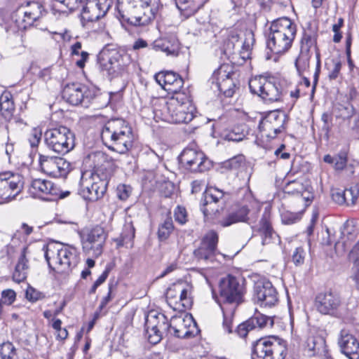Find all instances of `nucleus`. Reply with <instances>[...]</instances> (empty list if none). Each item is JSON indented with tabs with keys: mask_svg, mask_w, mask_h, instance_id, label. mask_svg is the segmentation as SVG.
<instances>
[{
	"mask_svg": "<svg viewBox=\"0 0 359 359\" xmlns=\"http://www.w3.org/2000/svg\"><path fill=\"white\" fill-rule=\"evenodd\" d=\"M269 29L267 48L276 55L287 52L297 34L296 25L288 18H280L272 22Z\"/></svg>",
	"mask_w": 359,
	"mask_h": 359,
	"instance_id": "nucleus-2",
	"label": "nucleus"
},
{
	"mask_svg": "<svg viewBox=\"0 0 359 359\" xmlns=\"http://www.w3.org/2000/svg\"><path fill=\"white\" fill-rule=\"evenodd\" d=\"M180 161L185 168L194 172H203L212 167L211 161L200 150L185 148L180 156Z\"/></svg>",
	"mask_w": 359,
	"mask_h": 359,
	"instance_id": "nucleus-12",
	"label": "nucleus"
},
{
	"mask_svg": "<svg viewBox=\"0 0 359 359\" xmlns=\"http://www.w3.org/2000/svg\"><path fill=\"white\" fill-rule=\"evenodd\" d=\"M103 144L110 150L126 154L133 144L134 136L131 127L121 118L108 121L101 132Z\"/></svg>",
	"mask_w": 359,
	"mask_h": 359,
	"instance_id": "nucleus-1",
	"label": "nucleus"
},
{
	"mask_svg": "<svg viewBox=\"0 0 359 359\" xmlns=\"http://www.w3.org/2000/svg\"><path fill=\"white\" fill-rule=\"evenodd\" d=\"M225 202L224 193L222 190L215 187H210L203 193L201 210L204 215L207 216L212 212H218V209L215 208V205L217 204L223 205Z\"/></svg>",
	"mask_w": 359,
	"mask_h": 359,
	"instance_id": "nucleus-28",
	"label": "nucleus"
},
{
	"mask_svg": "<svg viewBox=\"0 0 359 359\" xmlns=\"http://www.w3.org/2000/svg\"><path fill=\"white\" fill-rule=\"evenodd\" d=\"M111 6V0H88L83 8L81 22L83 27L103 18Z\"/></svg>",
	"mask_w": 359,
	"mask_h": 359,
	"instance_id": "nucleus-20",
	"label": "nucleus"
},
{
	"mask_svg": "<svg viewBox=\"0 0 359 359\" xmlns=\"http://www.w3.org/2000/svg\"><path fill=\"white\" fill-rule=\"evenodd\" d=\"M273 318L263 315L260 313H255L254 316L246 321L240 324L236 330V333L241 337H245L250 330L259 327L260 329L264 327H272L273 325Z\"/></svg>",
	"mask_w": 359,
	"mask_h": 359,
	"instance_id": "nucleus-27",
	"label": "nucleus"
},
{
	"mask_svg": "<svg viewBox=\"0 0 359 359\" xmlns=\"http://www.w3.org/2000/svg\"><path fill=\"white\" fill-rule=\"evenodd\" d=\"M306 252L303 248L298 247L292 254V259L296 266L302 265L304 262Z\"/></svg>",
	"mask_w": 359,
	"mask_h": 359,
	"instance_id": "nucleus-49",
	"label": "nucleus"
},
{
	"mask_svg": "<svg viewBox=\"0 0 359 359\" xmlns=\"http://www.w3.org/2000/svg\"><path fill=\"white\" fill-rule=\"evenodd\" d=\"M306 351L309 356H325L327 346L325 339L321 336H313L307 339Z\"/></svg>",
	"mask_w": 359,
	"mask_h": 359,
	"instance_id": "nucleus-33",
	"label": "nucleus"
},
{
	"mask_svg": "<svg viewBox=\"0 0 359 359\" xmlns=\"http://www.w3.org/2000/svg\"><path fill=\"white\" fill-rule=\"evenodd\" d=\"M223 312L224 320L223 327L228 333L232 332V318L235 310L232 307H226V309H222Z\"/></svg>",
	"mask_w": 359,
	"mask_h": 359,
	"instance_id": "nucleus-42",
	"label": "nucleus"
},
{
	"mask_svg": "<svg viewBox=\"0 0 359 359\" xmlns=\"http://www.w3.org/2000/svg\"><path fill=\"white\" fill-rule=\"evenodd\" d=\"M47 147L55 153L64 155L75 147V136L68 128L60 126L47 130L44 133Z\"/></svg>",
	"mask_w": 359,
	"mask_h": 359,
	"instance_id": "nucleus-8",
	"label": "nucleus"
},
{
	"mask_svg": "<svg viewBox=\"0 0 359 359\" xmlns=\"http://www.w3.org/2000/svg\"><path fill=\"white\" fill-rule=\"evenodd\" d=\"M135 237V229L131 224L125 226L123 233L119 238L115 239L117 247L120 248L133 241Z\"/></svg>",
	"mask_w": 359,
	"mask_h": 359,
	"instance_id": "nucleus-40",
	"label": "nucleus"
},
{
	"mask_svg": "<svg viewBox=\"0 0 359 359\" xmlns=\"http://www.w3.org/2000/svg\"><path fill=\"white\" fill-rule=\"evenodd\" d=\"M147 46L146 41L139 39L133 44V48L134 50L145 48Z\"/></svg>",
	"mask_w": 359,
	"mask_h": 359,
	"instance_id": "nucleus-63",
	"label": "nucleus"
},
{
	"mask_svg": "<svg viewBox=\"0 0 359 359\" xmlns=\"http://www.w3.org/2000/svg\"><path fill=\"white\" fill-rule=\"evenodd\" d=\"M346 56H347V61H348V67H349L350 69L352 70L354 67V65H353V62L351 57V42L348 41L346 42Z\"/></svg>",
	"mask_w": 359,
	"mask_h": 359,
	"instance_id": "nucleus-62",
	"label": "nucleus"
},
{
	"mask_svg": "<svg viewBox=\"0 0 359 359\" xmlns=\"http://www.w3.org/2000/svg\"><path fill=\"white\" fill-rule=\"evenodd\" d=\"M39 156L41 170L50 177H66L72 169L71 163L63 158L41 154Z\"/></svg>",
	"mask_w": 359,
	"mask_h": 359,
	"instance_id": "nucleus-14",
	"label": "nucleus"
},
{
	"mask_svg": "<svg viewBox=\"0 0 359 359\" xmlns=\"http://www.w3.org/2000/svg\"><path fill=\"white\" fill-rule=\"evenodd\" d=\"M318 36L317 27H313L311 23H308L307 27L304 29L303 35L300 42V52L310 54L312 48H314L316 50L317 64L316 70L313 76V91L314 90L315 86L318 83L320 69V53L317 47Z\"/></svg>",
	"mask_w": 359,
	"mask_h": 359,
	"instance_id": "nucleus-21",
	"label": "nucleus"
},
{
	"mask_svg": "<svg viewBox=\"0 0 359 359\" xmlns=\"http://www.w3.org/2000/svg\"><path fill=\"white\" fill-rule=\"evenodd\" d=\"M113 287V284L109 283V292L107 296L102 298L100 304L99 306L100 311H102L107 305V304L111 301L112 297H111V290Z\"/></svg>",
	"mask_w": 359,
	"mask_h": 359,
	"instance_id": "nucleus-57",
	"label": "nucleus"
},
{
	"mask_svg": "<svg viewBox=\"0 0 359 359\" xmlns=\"http://www.w3.org/2000/svg\"><path fill=\"white\" fill-rule=\"evenodd\" d=\"M287 354L286 341L276 336L262 337L252 344V359H285Z\"/></svg>",
	"mask_w": 359,
	"mask_h": 359,
	"instance_id": "nucleus-6",
	"label": "nucleus"
},
{
	"mask_svg": "<svg viewBox=\"0 0 359 359\" xmlns=\"http://www.w3.org/2000/svg\"><path fill=\"white\" fill-rule=\"evenodd\" d=\"M15 111V105L12 95L8 92L4 93L0 96V111L6 120H9Z\"/></svg>",
	"mask_w": 359,
	"mask_h": 359,
	"instance_id": "nucleus-36",
	"label": "nucleus"
},
{
	"mask_svg": "<svg viewBox=\"0 0 359 359\" xmlns=\"http://www.w3.org/2000/svg\"><path fill=\"white\" fill-rule=\"evenodd\" d=\"M344 194H346V201H347L346 204L347 205H353L355 203L359 196V189L357 186H354L344 190Z\"/></svg>",
	"mask_w": 359,
	"mask_h": 359,
	"instance_id": "nucleus-44",
	"label": "nucleus"
},
{
	"mask_svg": "<svg viewBox=\"0 0 359 359\" xmlns=\"http://www.w3.org/2000/svg\"><path fill=\"white\" fill-rule=\"evenodd\" d=\"M253 300L262 306L271 307L278 302V292L270 281L259 280L255 283Z\"/></svg>",
	"mask_w": 359,
	"mask_h": 359,
	"instance_id": "nucleus-22",
	"label": "nucleus"
},
{
	"mask_svg": "<svg viewBox=\"0 0 359 359\" xmlns=\"http://www.w3.org/2000/svg\"><path fill=\"white\" fill-rule=\"evenodd\" d=\"M245 288L243 281L232 275L222 278L219 284V297L217 302L221 309L232 307L233 310L244 302Z\"/></svg>",
	"mask_w": 359,
	"mask_h": 359,
	"instance_id": "nucleus-3",
	"label": "nucleus"
},
{
	"mask_svg": "<svg viewBox=\"0 0 359 359\" xmlns=\"http://www.w3.org/2000/svg\"><path fill=\"white\" fill-rule=\"evenodd\" d=\"M37 76L42 81H47L51 78V71L49 67L39 69Z\"/></svg>",
	"mask_w": 359,
	"mask_h": 359,
	"instance_id": "nucleus-58",
	"label": "nucleus"
},
{
	"mask_svg": "<svg viewBox=\"0 0 359 359\" xmlns=\"http://www.w3.org/2000/svg\"><path fill=\"white\" fill-rule=\"evenodd\" d=\"M116 17L122 22L134 26L148 25L155 18L156 11L146 6L141 7L124 1H118L116 5Z\"/></svg>",
	"mask_w": 359,
	"mask_h": 359,
	"instance_id": "nucleus-7",
	"label": "nucleus"
},
{
	"mask_svg": "<svg viewBox=\"0 0 359 359\" xmlns=\"http://www.w3.org/2000/svg\"><path fill=\"white\" fill-rule=\"evenodd\" d=\"M82 5V0H65L62 8H66L69 11L78 9Z\"/></svg>",
	"mask_w": 359,
	"mask_h": 359,
	"instance_id": "nucleus-56",
	"label": "nucleus"
},
{
	"mask_svg": "<svg viewBox=\"0 0 359 359\" xmlns=\"http://www.w3.org/2000/svg\"><path fill=\"white\" fill-rule=\"evenodd\" d=\"M22 186L21 175L8 172L0 174V200L8 201L14 198L20 192Z\"/></svg>",
	"mask_w": 359,
	"mask_h": 359,
	"instance_id": "nucleus-23",
	"label": "nucleus"
},
{
	"mask_svg": "<svg viewBox=\"0 0 359 359\" xmlns=\"http://www.w3.org/2000/svg\"><path fill=\"white\" fill-rule=\"evenodd\" d=\"M229 68L226 65H222L217 71L222 81L218 83V88L226 97H231L235 93L236 84L231 77V72H227Z\"/></svg>",
	"mask_w": 359,
	"mask_h": 359,
	"instance_id": "nucleus-32",
	"label": "nucleus"
},
{
	"mask_svg": "<svg viewBox=\"0 0 359 359\" xmlns=\"http://www.w3.org/2000/svg\"><path fill=\"white\" fill-rule=\"evenodd\" d=\"M174 217L177 222L184 224L187 222V212L185 208L177 205L174 210Z\"/></svg>",
	"mask_w": 359,
	"mask_h": 359,
	"instance_id": "nucleus-45",
	"label": "nucleus"
},
{
	"mask_svg": "<svg viewBox=\"0 0 359 359\" xmlns=\"http://www.w3.org/2000/svg\"><path fill=\"white\" fill-rule=\"evenodd\" d=\"M16 294L11 289L4 290L1 292V306L3 304L11 305L15 300Z\"/></svg>",
	"mask_w": 359,
	"mask_h": 359,
	"instance_id": "nucleus-47",
	"label": "nucleus"
},
{
	"mask_svg": "<svg viewBox=\"0 0 359 359\" xmlns=\"http://www.w3.org/2000/svg\"><path fill=\"white\" fill-rule=\"evenodd\" d=\"M174 230V225L170 217H168L163 223H161L158 229V238L160 241H166Z\"/></svg>",
	"mask_w": 359,
	"mask_h": 359,
	"instance_id": "nucleus-38",
	"label": "nucleus"
},
{
	"mask_svg": "<svg viewBox=\"0 0 359 359\" xmlns=\"http://www.w3.org/2000/svg\"><path fill=\"white\" fill-rule=\"evenodd\" d=\"M259 231L262 236L263 245L270 243L276 236V233L273 230L267 215H263L259 221Z\"/></svg>",
	"mask_w": 359,
	"mask_h": 359,
	"instance_id": "nucleus-37",
	"label": "nucleus"
},
{
	"mask_svg": "<svg viewBox=\"0 0 359 359\" xmlns=\"http://www.w3.org/2000/svg\"><path fill=\"white\" fill-rule=\"evenodd\" d=\"M132 188L126 184H119L116 188L117 197L121 201H126L130 195Z\"/></svg>",
	"mask_w": 359,
	"mask_h": 359,
	"instance_id": "nucleus-48",
	"label": "nucleus"
},
{
	"mask_svg": "<svg viewBox=\"0 0 359 359\" xmlns=\"http://www.w3.org/2000/svg\"><path fill=\"white\" fill-rule=\"evenodd\" d=\"M341 351L349 359H359V341L346 330L341 332L339 339Z\"/></svg>",
	"mask_w": 359,
	"mask_h": 359,
	"instance_id": "nucleus-31",
	"label": "nucleus"
},
{
	"mask_svg": "<svg viewBox=\"0 0 359 359\" xmlns=\"http://www.w3.org/2000/svg\"><path fill=\"white\" fill-rule=\"evenodd\" d=\"M94 97V92L79 83H68L62 90V98L73 105L88 107Z\"/></svg>",
	"mask_w": 359,
	"mask_h": 359,
	"instance_id": "nucleus-15",
	"label": "nucleus"
},
{
	"mask_svg": "<svg viewBox=\"0 0 359 359\" xmlns=\"http://www.w3.org/2000/svg\"><path fill=\"white\" fill-rule=\"evenodd\" d=\"M344 191L339 189H334L332 191V200L339 205L346 204V196Z\"/></svg>",
	"mask_w": 359,
	"mask_h": 359,
	"instance_id": "nucleus-52",
	"label": "nucleus"
},
{
	"mask_svg": "<svg viewBox=\"0 0 359 359\" xmlns=\"http://www.w3.org/2000/svg\"><path fill=\"white\" fill-rule=\"evenodd\" d=\"M156 81L166 91L177 94L181 93L180 91L183 86V79L173 71H161L154 76Z\"/></svg>",
	"mask_w": 359,
	"mask_h": 359,
	"instance_id": "nucleus-26",
	"label": "nucleus"
},
{
	"mask_svg": "<svg viewBox=\"0 0 359 359\" xmlns=\"http://www.w3.org/2000/svg\"><path fill=\"white\" fill-rule=\"evenodd\" d=\"M218 234L210 231L202 238L199 246L194 251L195 259L203 263L213 262L217 252Z\"/></svg>",
	"mask_w": 359,
	"mask_h": 359,
	"instance_id": "nucleus-17",
	"label": "nucleus"
},
{
	"mask_svg": "<svg viewBox=\"0 0 359 359\" xmlns=\"http://www.w3.org/2000/svg\"><path fill=\"white\" fill-rule=\"evenodd\" d=\"M250 211L246 205H236L219 221V224L222 227H228L239 222L248 223Z\"/></svg>",
	"mask_w": 359,
	"mask_h": 359,
	"instance_id": "nucleus-30",
	"label": "nucleus"
},
{
	"mask_svg": "<svg viewBox=\"0 0 359 359\" xmlns=\"http://www.w3.org/2000/svg\"><path fill=\"white\" fill-rule=\"evenodd\" d=\"M321 120L324 124L322 127L323 130L325 132V135L327 139H329V133L332 129V116L327 113H323L321 116Z\"/></svg>",
	"mask_w": 359,
	"mask_h": 359,
	"instance_id": "nucleus-51",
	"label": "nucleus"
},
{
	"mask_svg": "<svg viewBox=\"0 0 359 359\" xmlns=\"http://www.w3.org/2000/svg\"><path fill=\"white\" fill-rule=\"evenodd\" d=\"M128 59L127 54L115 51L106 57H102L99 59L100 67L102 71H106L109 75L113 76L124 68L126 65V62Z\"/></svg>",
	"mask_w": 359,
	"mask_h": 359,
	"instance_id": "nucleus-29",
	"label": "nucleus"
},
{
	"mask_svg": "<svg viewBox=\"0 0 359 359\" xmlns=\"http://www.w3.org/2000/svg\"><path fill=\"white\" fill-rule=\"evenodd\" d=\"M82 48V44L80 41H76L71 46V54L72 56H79L81 55L80 50Z\"/></svg>",
	"mask_w": 359,
	"mask_h": 359,
	"instance_id": "nucleus-61",
	"label": "nucleus"
},
{
	"mask_svg": "<svg viewBox=\"0 0 359 359\" xmlns=\"http://www.w3.org/2000/svg\"><path fill=\"white\" fill-rule=\"evenodd\" d=\"M102 171V168H97L95 171L86 170L82 172L79 193L86 201H97L106 193L109 177L107 174L101 176Z\"/></svg>",
	"mask_w": 359,
	"mask_h": 359,
	"instance_id": "nucleus-4",
	"label": "nucleus"
},
{
	"mask_svg": "<svg viewBox=\"0 0 359 359\" xmlns=\"http://www.w3.org/2000/svg\"><path fill=\"white\" fill-rule=\"evenodd\" d=\"M170 330H172L174 335L178 338H190L195 336L197 332L196 324L193 317L188 314L172 317Z\"/></svg>",
	"mask_w": 359,
	"mask_h": 359,
	"instance_id": "nucleus-24",
	"label": "nucleus"
},
{
	"mask_svg": "<svg viewBox=\"0 0 359 359\" xmlns=\"http://www.w3.org/2000/svg\"><path fill=\"white\" fill-rule=\"evenodd\" d=\"M154 48L157 50L165 52L167 55H177L179 52V42L175 37L159 39L154 41Z\"/></svg>",
	"mask_w": 359,
	"mask_h": 359,
	"instance_id": "nucleus-35",
	"label": "nucleus"
},
{
	"mask_svg": "<svg viewBox=\"0 0 359 359\" xmlns=\"http://www.w3.org/2000/svg\"><path fill=\"white\" fill-rule=\"evenodd\" d=\"M110 272V268L107 267L105 270L102 272V273L99 276V278L94 283L97 285L100 286L102 285L107 278L109 273Z\"/></svg>",
	"mask_w": 359,
	"mask_h": 359,
	"instance_id": "nucleus-60",
	"label": "nucleus"
},
{
	"mask_svg": "<svg viewBox=\"0 0 359 359\" xmlns=\"http://www.w3.org/2000/svg\"><path fill=\"white\" fill-rule=\"evenodd\" d=\"M355 267H356V271L353 275V280H355V282L356 283L357 289L359 290V259L357 260V262L355 263Z\"/></svg>",
	"mask_w": 359,
	"mask_h": 359,
	"instance_id": "nucleus-64",
	"label": "nucleus"
},
{
	"mask_svg": "<svg viewBox=\"0 0 359 359\" xmlns=\"http://www.w3.org/2000/svg\"><path fill=\"white\" fill-rule=\"evenodd\" d=\"M243 162V156H238L229 159V161L226 163V166L230 169H238Z\"/></svg>",
	"mask_w": 359,
	"mask_h": 359,
	"instance_id": "nucleus-54",
	"label": "nucleus"
},
{
	"mask_svg": "<svg viewBox=\"0 0 359 359\" xmlns=\"http://www.w3.org/2000/svg\"><path fill=\"white\" fill-rule=\"evenodd\" d=\"M41 137V133L34 130L29 135V142L32 147H37Z\"/></svg>",
	"mask_w": 359,
	"mask_h": 359,
	"instance_id": "nucleus-55",
	"label": "nucleus"
},
{
	"mask_svg": "<svg viewBox=\"0 0 359 359\" xmlns=\"http://www.w3.org/2000/svg\"><path fill=\"white\" fill-rule=\"evenodd\" d=\"M43 250L48 266L59 273H66L74 268L79 262L77 250L72 246H63L55 250L44 245Z\"/></svg>",
	"mask_w": 359,
	"mask_h": 359,
	"instance_id": "nucleus-5",
	"label": "nucleus"
},
{
	"mask_svg": "<svg viewBox=\"0 0 359 359\" xmlns=\"http://www.w3.org/2000/svg\"><path fill=\"white\" fill-rule=\"evenodd\" d=\"M18 13L23 14L24 18L22 20L15 19V23L18 30H22L32 25L34 22L43 17L46 11L41 2L33 1L21 6Z\"/></svg>",
	"mask_w": 359,
	"mask_h": 359,
	"instance_id": "nucleus-19",
	"label": "nucleus"
},
{
	"mask_svg": "<svg viewBox=\"0 0 359 359\" xmlns=\"http://www.w3.org/2000/svg\"><path fill=\"white\" fill-rule=\"evenodd\" d=\"M311 54L300 52L299 55L295 60V67L300 74L309 67V61Z\"/></svg>",
	"mask_w": 359,
	"mask_h": 359,
	"instance_id": "nucleus-43",
	"label": "nucleus"
},
{
	"mask_svg": "<svg viewBox=\"0 0 359 359\" xmlns=\"http://www.w3.org/2000/svg\"><path fill=\"white\" fill-rule=\"evenodd\" d=\"M26 298L32 302L45 298V294L32 287H28L26 290Z\"/></svg>",
	"mask_w": 359,
	"mask_h": 359,
	"instance_id": "nucleus-46",
	"label": "nucleus"
},
{
	"mask_svg": "<svg viewBox=\"0 0 359 359\" xmlns=\"http://www.w3.org/2000/svg\"><path fill=\"white\" fill-rule=\"evenodd\" d=\"M81 58L79 60H77L76 61V65L80 68L83 69L85 67L86 62L88 61L89 57V54L86 51H81Z\"/></svg>",
	"mask_w": 359,
	"mask_h": 359,
	"instance_id": "nucleus-59",
	"label": "nucleus"
},
{
	"mask_svg": "<svg viewBox=\"0 0 359 359\" xmlns=\"http://www.w3.org/2000/svg\"><path fill=\"white\" fill-rule=\"evenodd\" d=\"M32 193L42 197L43 195L54 196L57 194V189L53 182L46 180L35 179L31 184Z\"/></svg>",
	"mask_w": 359,
	"mask_h": 359,
	"instance_id": "nucleus-34",
	"label": "nucleus"
},
{
	"mask_svg": "<svg viewBox=\"0 0 359 359\" xmlns=\"http://www.w3.org/2000/svg\"><path fill=\"white\" fill-rule=\"evenodd\" d=\"M27 262L25 256V248H24L18 264L15 266V272L13 273V278L18 282L25 278L24 271L28 268Z\"/></svg>",
	"mask_w": 359,
	"mask_h": 359,
	"instance_id": "nucleus-39",
	"label": "nucleus"
},
{
	"mask_svg": "<svg viewBox=\"0 0 359 359\" xmlns=\"http://www.w3.org/2000/svg\"><path fill=\"white\" fill-rule=\"evenodd\" d=\"M169 121L188 123L194 118L195 107L185 93H179L166 102Z\"/></svg>",
	"mask_w": 359,
	"mask_h": 359,
	"instance_id": "nucleus-9",
	"label": "nucleus"
},
{
	"mask_svg": "<svg viewBox=\"0 0 359 359\" xmlns=\"http://www.w3.org/2000/svg\"><path fill=\"white\" fill-rule=\"evenodd\" d=\"M332 67L330 69L328 77L330 80L336 79L340 73L341 62L337 60H332Z\"/></svg>",
	"mask_w": 359,
	"mask_h": 359,
	"instance_id": "nucleus-50",
	"label": "nucleus"
},
{
	"mask_svg": "<svg viewBox=\"0 0 359 359\" xmlns=\"http://www.w3.org/2000/svg\"><path fill=\"white\" fill-rule=\"evenodd\" d=\"M341 306V298L334 291L327 290L319 292L315 298L316 310L323 315L337 316Z\"/></svg>",
	"mask_w": 359,
	"mask_h": 359,
	"instance_id": "nucleus-18",
	"label": "nucleus"
},
{
	"mask_svg": "<svg viewBox=\"0 0 359 359\" xmlns=\"http://www.w3.org/2000/svg\"><path fill=\"white\" fill-rule=\"evenodd\" d=\"M146 337L151 344H157L163 337V334L170 330V323L167 317L155 311H149L145 317Z\"/></svg>",
	"mask_w": 359,
	"mask_h": 359,
	"instance_id": "nucleus-10",
	"label": "nucleus"
},
{
	"mask_svg": "<svg viewBox=\"0 0 359 359\" xmlns=\"http://www.w3.org/2000/svg\"><path fill=\"white\" fill-rule=\"evenodd\" d=\"M286 121L285 114L280 111H271L261 120L259 129L263 133V135L273 139L285 130Z\"/></svg>",
	"mask_w": 359,
	"mask_h": 359,
	"instance_id": "nucleus-16",
	"label": "nucleus"
},
{
	"mask_svg": "<svg viewBox=\"0 0 359 359\" xmlns=\"http://www.w3.org/2000/svg\"><path fill=\"white\" fill-rule=\"evenodd\" d=\"M16 354V349L12 343L7 341L1 344L0 355L1 359H13Z\"/></svg>",
	"mask_w": 359,
	"mask_h": 359,
	"instance_id": "nucleus-41",
	"label": "nucleus"
},
{
	"mask_svg": "<svg viewBox=\"0 0 359 359\" xmlns=\"http://www.w3.org/2000/svg\"><path fill=\"white\" fill-rule=\"evenodd\" d=\"M346 163L347 158L345 154H340L334 156V167L336 170H343L346 167Z\"/></svg>",
	"mask_w": 359,
	"mask_h": 359,
	"instance_id": "nucleus-53",
	"label": "nucleus"
},
{
	"mask_svg": "<svg viewBox=\"0 0 359 359\" xmlns=\"http://www.w3.org/2000/svg\"><path fill=\"white\" fill-rule=\"evenodd\" d=\"M189 290L183 283L172 284L168 288L165 297L168 304L174 311H184L191 308L192 300Z\"/></svg>",
	"mask_w": 359,
	"mask_h": 359,
	"instance_id": "nucleus-13",
	"label": "nucleus"
},
{
	"mask_svg": "<svg viewBox=\"0 0 359 359\" xmlns=\"http://www.w3.org/2000/svg\"><path fill=\"white\" fill-rule=\"evenodd\" d=\"M107 235L102 227L96 226L83 238V248L86 252L93 251V255L99 257L102 252Z\"/></svg>",
	"mask_w": 359,
	"mask_h": 359,
	"instance_id": "nucleus-25",
	"label": "nucleus"
},
{
	"mask_svg": "<svg viewBox=\"0 0 359 359\" xmlns=\"http://www.w3.org/2000/svg\"><path fill=\"white\" fill-rule=\"evenodd\" d=\"M249 88L252 93L259 95L266 101L276 102L281 97L280 84L271 82L263 76L251 79Z\"/></svg>",
	"mask_w": 359,
	"mask_h": 359,
	"instance_id": "nucleus-11",
	"label": "nucleus"
}]
</instances>
